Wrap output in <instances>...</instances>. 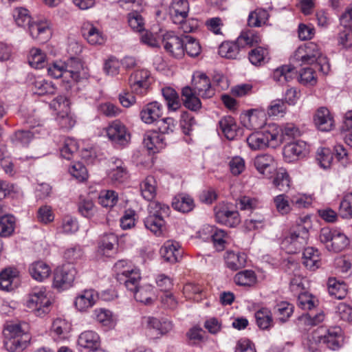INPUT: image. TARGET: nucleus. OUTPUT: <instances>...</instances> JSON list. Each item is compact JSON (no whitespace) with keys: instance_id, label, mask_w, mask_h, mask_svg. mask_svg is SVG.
I'll return each instance as SVG.
<instances>
[{"instance_id":"e2e57ef3","label":"nucleus","mask_w":352,"mask_h":352,"mask_svg":"<svg viewBox=\"0 0 352 352\" xmlns=\"http://www.w3.org/2000/svg\"><path fill=\"white\" fill-rule=\"evenodd\" d=\"M45 54L40 49L33 48L30 51L28 61L32 67L41 69L45 66Z\"/></svg>"},{"instance_id":"e433bc0d","label":"nucleus","mask_w":352,"mask_h":352,"mask_svg":"<svg viewBox=\"0 0 352 352\" xmlns=\"http://www.w3.org/2000/svg\"><path fill=\"white\" fill-rule=\"evenodd\" d=\"M113 167L109 173V177L113 182L122 183L128 178V170L124 163L120 159L113 161Z\"/></svg>"},{"instance_id":"1a4fd4ad","label":"nucleus","mask_w":352,"mask_h":352,"mask_svg":"<svg viewBox=\"0 0 352 352\" xmlns=\"http://www.w3.org/2000/svg\"><path fill=\"white\" fill-rule=\"evenodd\" d=\"M151 83V74L145 69L135 70L129 78V85L132 91L136 94H146Z\"/></svg>"},{"instance_id":"5701e85b","label":"nucleus","mask_w":352,"mask_h":352,"mask_svg":"<svg viewBox=\"0 0 352 352\" xmlns=\"http://www.w3.org/2000/svg\"><path fill=\"white\" fill-rule=\"evenodd\" d=\"M183 250L177 241H167L160 249V254L164 260L170 263H175L182 258Z\"/></svg>"},{"instance_id":"dca6fc26","label":"nucleus","mask_w":352,"mask_h":352,"mask_svg":"<svg viewBox=\"0 0 352 352\" xmlns=\"http://www.w3.org/2000/svg\"><path fill=\"white\" fill-rule=\"evenodd\" d=\"M241 123L250 129H259L266 124L267 118L264 110L250 109L240 116Z\"/></svg>"},{"instance_id":"0e129e2a","label":"nucleus","mask_w":352,"mask_h":352,"mask_svg":"<svg viewBox=\"0 0 352 352\" xmlns=\"http://www.w3.org/2000/svg\"><path fill=\"white\" fill-rule=\"evenodd\" d=\"M274 311L279 316L281 322H285L292 316L294 306L287 302L283 301L274 307Z\"/></svg>"},{"instance_id":"423d86ee","label":"nucleus","mask_w":352,"mask_h":352,"mask_svg":"<svg viewBox=\"0 0 352 352\" xmlns=\"http://www.w3.org/2000/svg\"><path fill=\"white\" fill-rule=\"evenodd\" d=\"M127 261H118L114 265V270L116 272V278L120 283H123L126 289L132 292L135 290L141 280L140 270L127 266Z\"/></svg>"},{"instance_id":"72a5a7b5","label":"nucleus","mask_w":352,"mask_h":352,"mask_svg":"<svg viewBox=\"0 0 352 352\" xmlns=\"http://www.w3.org/2000/svg\"><path fill=\"white\" fill-rule=\"evenodd\" d=\"M219 126L222 134L229 140H234L237 135L239 126L232 116H224L221 118Z\"/></svg>"},{"instance_id":"774afa93","label":"nucleus","mask_w":352,"mask_h":352,"mask_svg":"<svg viewBox=\"0 0 352 352\" xmlns=\"http://www.w3.org/2000/svg\"><path fill=\"white\" fill-rule=\"evenodd\" d=\"M118 201V195L113 190H102L98 197L99 204L105 208L114 206Z\"/></svg>"},{"instance_id":"9d476101","label":"nucleus","mask_w":352,"mask_h":352,"mask_svg":"<svg viewBox=\"0 0 352 352\" xmlns=\"http://www.w3.org/2000/svg\"><path fill=\"white\" fill-rule=\"evenodd\" d=\"M184 36H179L173 32H167L163 35L162 45L164 50L176 58L184 56Z\"/></svg>"},{"instance_id":"4468645a","label":"nucleus","mask_w":352,"mask_h":352,"mask_svg":"<svg viewBox=\"0 0 352 352\" xmlns=\"http://www.w3.org/2000/svg\"><path fill=\"white\" fill-rule=\"evenodd\" d=\"M65 79L70 78L74 82H79L89 77L88 68L76 58H71L65 61Z\"/></svg>"},{"instance_id":"6e6552de","label":"nucleus","mask_w":352,"mask_h":352,"mask_svg":"<svg viewBox=\"0 0 352 352\" xmlns=\"http://www.w3.org/2000/svg\"><path fill=\"white\" fill-rule=\"evenodd\" d=\"M76 270L70 264H64L56 267L54 272L52 285L58 289H66L72 285L75 279Z\"/></svg>"},{"instance_id":"8fccbe9b","label":"nucleus","mask_w":352,"mask_h":352,"mask_svg":"<svg viewBox=\"0 0 352 352\" xmlns=\"http://www.w3.org/2000/svg\"><path fill=\"white\" fill-rule=\"evenodd\" d=\"M212 241L215 249L219 251H223L226 245L229 243L230 236L222 229L215 228L212 230Z\"/></svg>"},{"instance_id":"13d9d810","label":"nucleus","mask_w":352,"mask_h":352,"mask_svg":"<svg viewBox=\"0 0 352 352\" xmlns=\"http://www.w3.org/2000/svg\"><path fill=\"white\" fill-rule=\"evenodd\" d=\"M13 17L16 25L22 28H28L33 19L29 11L24 8H16L13 11Z\"/></svg>"},{"instance_id":"4c0bfd02","label":"nucleus","mask_w":352,"mask_h":352,"mask_svg":"<svg viewBox=\"0 0 352 352\" xmlns=\"http://www.w3.org/2000/svg\"><path fill=\"white\" fill-rule=\"evenodd\" d=\"M18 272L12 267H8L0 272V289L3 291H12L16 287L14 281L17 278Z\"/></svg>"},{"instance_id":"0eeeda50","label":"nucleus","mask_w":352,"mask_h":352,"mask_svg":"<svg viewBox=\"0 0 352 352\" xmlns=\"http://www.w3.org/2000/svg\"><path fill=\"white\" fill-rule=\"evenodd\" d=\"M319 240L329 251L333 252H341L349 245V239L344 233L329 228L320 230Z\"/></svg>"},{"instance_id":"bf43d9fd","label":"nucleus","mask_w":352,"mask_h":352,"mask_svg":"<svg viewBox=\"0 0 352 352\" xmlns=\"http://www.w3.org/2000/svg\"><path fill=\"white\" fill-rule=\"evenodd\" d=\"M268 51L262 47H256L248 53L250 63L254 65H261L266 62Z\"/></svg>"},{"instance_id":"69168bd1","label":"nucleus","mask_w":352,"mask_h":352,"mask_svg":"<svg viewBox=\"0 0 352 352\" xmlns=\"http://www.w3.org/2000/svg\"><path fill=\"white\" fill-rule=\"evenodd\" d=\"M78 149V146L75 140L72 138H66L64 141L63 147L60 148V155L63 158L70 160L73 158Z\"/></svg>"},{"instance_id":"ea45409f","label":"nucleus","mask_w":352,"mask_h":352,"mask_svg":"<svg viewBox=\"0 0 352 352\" xmlns=\"http://www.w3.org/2000/svg\"><path fill=\"white\" fill-rule=\"evenodd\" d=\"M140 190L143 198L153 201L157 194V181L152 175L147 176L140 184Z\"/></svg>"},{"instance_id":"393cba45","label":"nucleus","mask_w":352,"mask_h":352,"mask_svg":"<svg viewBox=\"0 0 352 352\" xmlns=\"http://www.w3.org/2000/svg\"><path fill=\"white\" fill-rule=\"evenodd\" d=\"M118 243L117 236L113 233L105 234L100 238L98 252L107 257L113 256L116 253L115 245Z\"/></svg>"},{"instance_id":"7ed1b4c3","label":"nucleus","mask_w":352,"mask_h":352,"mask_svg":"<svg viewBox=\"0 0 352 352\" xmlns=\"http://www.w3.org/2000/svg\"><path fill=\"white\" fill-rule=\"evenodd\" d=\"M52 305L49 292L44 286L34 287L28 294L25 306L36 316H46L51 311Z\"/></svg>"},{"instance_id":"ddd939ff","label":"nucleus","mask_w":352,"mask_h":352,"mask_svg":"<svg viewBox=\"0 0 352 352\" xmlns=\"http://www.w3.org/2000/svg\"><path fill=\"white\" fill-rule=\"evenodd\" d=\"M192 90L202 98H211L215 94L211 86L210 80L204 72L197 71L192 76Z\"/></svg>"},{"instance_id":"5fc2aeb1","label":"nucleus","mask_w":352,"mask_h":352,"mask_svg":"<svg viewBox=\"0 0 352 352\" xmlns=\"http://www.w3.org/2000/svg\"><path fill=\"white\" fill-rule=\"evenodd\" d=\"M256 280L255 273L252 270H245L238 272L234 277V283L240 286L250 287Z\"/></svg>"},{"instance_id":"338daca9","label":"nucleus","mask_w":352,"mask_h":352,"mask_svg":"<svg viewBox=\"0 0 352 352\" xmlns=\"http://www.w3.org/2000/svg\"><path fill=\"white\" fill-rule=\"evenodd\" d=\"M78 210L80 214L86 218H91L96 212V207L90 199H80L78 203Z\"/></svg>"},{"instance_id":"cd10ccee","label":"nucleus","mask_w":352,"mask_h":352,"mask_svg":"<svg viewBox=\"0 0 352 352\" xmlns=\"http://www.w3.org/2000/svg\"><path fill=\"white\" fill-rule=\"evenodd\" d=\"M28 270L32 278L38 282H42L47 278L52 272L50 265L41 260L31 263Z\"/></svg>"},{"instance_id":"bb28decb","label":"nucleus","mask_w":352,"mask_h":352,"mask_svg":"<svg viewBox=\"0 0 352 352\" xmlns=\"http://www.w3.org/2000/svg\"><path fill=\"white\" fill-rule=\"evenodd\" d=\"M254 165L259 173L270 177L275 168V160L271 155H259L254 158Z\"/></svg>"},{"instance_id":"f257e3e1","label":"nucleus","mask_w":352,"mask_h":352,"mask_svg":"<svg viewBox=\"0 0 352 352\" xmlns=\"http://www.w3.org/2000/svg\"><path fill=\"white\" fill-rule=\"evenodd\" d=\"M309 220L308 217L300 219V223L289 229L281 241L282 249L289 254H295L305 248L308 242L309 232L304 223H307Z\"/></svg>"},{"instance_id":"37998d69","label":"nucleus","mask_w":352,"mask_h":352,"mask_svg":"<svg viewBox=\"0 0 352 352\" xmlns=\"http://www.w3.org/2000/svg\"><path fill=\"white\" fill-rule=\"evenodd\" d=\"M241 50V46L238 44L237 39L234 42L225 41L220 45L219 54L221 56L226 58L236 59L238 58Z\"/></svg>"},{"instance_id":"f3484780","label":"nucleus","mask_w":352,"mask_h":352,"mask_svg":"<svg viewBox=\"0 0 352 352\" xmlns=\"http://www.w3.org/2000/svg\"><path fill=\"white\" fill-rule=\"evenodd\" d=\"M308 153L307 144L304 141H296L287 144L283 150L285 162L291 163L303 158Z\"/></svg>"},{"instance_id":"a19ab883","label":"nucleus","mask_w":352,"mask_h":352,"mask_svg":"<svg viewBox=\"0 0 352 352\" xmlns=\"http://www.w3.org/2000/svg\"><path fill=\"white\" fill-rule=\"evenodd\" d=\"M256 322L259 329L268 330L274 326V320L271 311L265 307H262L254 314Z\"/></svg>"},{"instance_id":"6ab92c4d","label":"nucleus","mask_w":352,"mask_h":352,"mask_svg":"<svg viewBox=\"0 0 352 352\" xmlns=\"http://www.w3.org/2000/svg\"><path fill=\"white\" fill-rule=\"evenodd\" d=\"M98 300V294L96 291L92 289H85L75 298L74 305L78 311L84 312L92 307Z\"/></svg>"},{"instance_id":"7c9ffc66","label":"nucleus","mask_w":352,"mask_h":352,"mask_svg":"<svg viewBox=\"0 0 352 352\" xmlns=\"http://www.w3.org/2000/svg\"><path fill=\"white\" fill-rule=\"evenodd\" d=\"M195 206L192 197L185 193L177 194L173 197L172 201V207L175 210L183 213L192 211Z\"/></svg>"},{"instance_id":"c756f323","label":"nucleus","mask_w":352,"mask_h":352,"mask_svg":"<svg viewBox=\"0 0 352 352\" xmlns=\"http://www.w3.org/2000/svg\"><path fill=\"white\" fill-rule=\"evenodd\" d=\"M302 264L311 271L318 269L322 264L319 251L312 247L305 248L302 254Z\"/></svg>"},{"instance_id":"aec40b11","label":"nucleus","mask_w":352,"mask_h":352,"mask_svg":"<svg viewBox=\"0 0 352 352\" xmlns=\"http://www.w3.org/2000/svg\"><path fill=\"white\" fill-rule=\"evenodd\" d=\"M163 113L162 105L157 101L151 102L143 107L140 111L142 120L146 124H152L157 122Z\"/></svg>"},{"instance_id":"2f4dec72","label":"nucleus","mask_w":352,"mask_h":352,"mask_svg":"<svg viewBox=\"0 0 352 352\" xmlns=\"http://www.w3.org/2000/svg\"><path fill=\"white\" fill-rule=\"evenodd\" d=\"M183 104L186 108L192 111H198L201 108V102L192 87H184L182 90Z\"/></svg>"},{"instance_id":"de8ad7c7","label":"nucleus","mask_w":352,"mask_h":352,"mask_svg":"<svg viewBox=\"0 0 352 352\" xmlns=\"http://www.w3.org/2000/svg\"><path fill=\"white\" fill-rule=\"evenodd\" d=\"M323 331L324 329L320 327L308 336L304 344L309 351L318 352L319 351L320 345L322 343V331Z\"/></svg>"},{"instance_id":"603ef678","label":"nucleus","mask_w":352,"mask_h":352,"mask_svg":"<svg viewBox=\"0 0 352 352\" xmlns=\"http://www.w3.org/2000/svg\"><path fill=\"white\" fill-rule=\"evenodd\" d=\"M16 219L13 215L6 214L0 217V236H11L15 228Z\"/></svg>"},{"instance_id":"49530a36","label":"nucleus","mask_w":352,"mask_h":352,"mask_svg":"<svg viewBox=\"0 0 352 352\" xmlns=\"http://www.w3.org/2000/svg\"><path fill=\"white\" fill-rule=\"evenodd\" d=\"M162 96L166 102V105L169 111H176L181 107V102L177 91L170 87H166L162 89Z\"/></svg>"},{"instance_id":"79ce46f5","label":"nucleus","mask_w":352,"mask_h":352,"mask_svg":"<svg viewBox=\"0 0 352 352\" xmlns=\"http://www.w3.org/2000/svg\"><path fill=\"white\" fill-rule=\"evenodd\" d=\"M270 17L268 12L263 8H256L250 12L248 25L250 28H259L266 24Z\"/></svg>"},{"instance_id":"6e6d98bb","label":"nucleus","mask_w":352,"mask_h":352,"mask_svg":"<svg viewBox=\"0 0 352 352\" xmlns=\"http://www.w3.org/2000/svg\"><path fill=\"white\" fill-rule=\"evenodd\" d=\"M135 299L144 305L152 302L153 289L151 285L139 286L132 292Z\"/></svg>"},{"instance_id":"a211bd4d","label":"nucleus","mask_w":352,"mask_h":352,"mask_svg":"<svg viewBox=\"0 0 352 352\" xmlns=\"http://www.w3.org/2000/svg\"><path fill=\"white\" fill-rule=\"evenodd\" d=\"M28 81L29 85L34 94L44 96L53 95L56 93V87L50 80H47L42 76L29 75Z\"/></svg>"},{"instance_id":"864d4df0","label":"nucleus","mask_w":352,"mask_h":352,"mask_svg":"<svg viewBox=\"0 0 352 352\" xmlns=\"http://www.w3.org/2000/svg\"><path fill=\"white\" fill-rule=\"evenodd\" d=\"M144 223L146 229L155 235L160 236L162 233L165 220L163 218L147 215L144 220Z\"/></svg>"},{"instance_id":"58836bf2","label":"nucleus","mask_w":352,"mask_h":352,"mask_svg":"<svg viewBox=\"0 0 352 352\" xmlns=\"http://www.w3.org/2000/svg\"><path fill=\"white\" fill-rule=\"evenodd\" d=\"M225 262L228 268L236 271L245 266L246 256L243 253L228 251L225 256Z\"/></svg>"},{"instance_id":"c03bdc74","label":"nucleus","mask_w":352,"mask_h":352,"mask_svg":"<svg viewBox=\"0 0 352 352\" xmlns=\"http://www.w3.org/2000/svg\"><path fill=\"white\" fill-rule=\"evenodd\" d=\"M238 44L243 50L246 46L252 47L261 41L260 34L253 30L242 31L237 38Z\"/></svg>"},{"instance_id":"2eb2a0df","label":"nucleus","mask_w":352,"mask_h":352,"mask_svg":"<svg viewBox=\"0 0 352 352\" xmlns=\"http://www.w3.org/2000/svg\"><path fill=\"white\" fill-rule=\"evenodd\" d=\"M28 30L32 38L41 43L47 41L52 35L50 23L45 19L33 20Z\"/></svg>"},{"instance_id":"412c9836","label":"nucleus","mask_w":352,"mask_h":352,"mask_svg":"<svg viewBox=\"0 0 352 352\" xmlns=\"http://www.w3.org/2000/svg\"><path fill=\"white\" fill-rule=\"evenodd\" d=\"M322 344L331 350L340 348L343 341L342 330L338 327H331L322 331Z\"/></svg>"},{"instance_id":"c85d7f7f","label":"nucleus","mask_w":352,"mask_h":352,"mask_svg":"<svg viewBox=\"0 0 352 352\" xmlns=\"http://www.w3.org/2000/svg\"><path fill=\"white\" fill-rule=\"evenodd\" d=\"M272 131L278 135V138L274 140L276 142L289 140L300 135L298 128L292 123H287L279 127L272 126Z\"/></svg>"},{"instance_id":"39448f33","label":"nucleus","mask_w":352,"mask_h":352,"mask_svg":"<svg viewBox=\"0 0 352 352\" xmlns=\"http://www.w3.org/2000/svg\"><path fill=\"white\" fill-rule=\"evenodd\" d=\"M104 131L108 140L115 148H122L130 142L131 133L120 120L110 122Z\"/></svg>"},{"instance_id":"a18cd8bd","label":"nucleus","mask_w":352,"mask_h":352,"mask_svg":"<svg viewBox=\"0 0 352 352\" xmlns=\"http://www.w3.org/2000/svg\"><path fill=\"white\" fill-rule=\"evenodd\" d=\"M328 291L331 296L336 299H343L347 294V285L344 282H340L335 278H329L328 280Z\"/></svg>"},{"instance_id":"f03ea898","label":"nucleus","mask_w":352,"mask_h":352,"mask_svg":"<svg viewBox=\"0 0 352 352\" xmlns=\"http://www.w3.org/2000/svg\"><path fill=\"white\" fill-rule=\"evenodd\" d=\"M176 122L172 118L161 119L157 122V131H153L144 136L143 144L148 151L153 153L160 152L166 145V135H168L175 132Z\"/></svg>"},{"instance_id":"c9c22d12","label":"nucleus","mask_w":352,"mask_h":352,"mask_svg":"<svg viewBox=\"0 0 352 352\" xmlns=\"http://www.w3.org/2000/svg\"><path fill=\"white\" fill-rule=\"evenodd\" d=\"M144 320L146 327L155 330L157 335H164L173 328L172 322L166 319L159 320L154 317H145Z\"/></svg>"},{"instance_id":"4d7b16f0","label":"nucleus","mask_w":352,"mask_h":352,"mask_svg":"<svg viewBox=\"0 0 352 352\" xmlns=\"http://www.w3.org/2000/svg\"><path fill=\"white\" fill-rule=\"evenodd\" d=\"M94 317L99 323L107 328H112L115 324L112 313L108 309L104 308L96 309L94 310Z\"/></svg>"},{"instance_id":"09e8293b","label":"nucleus","mask_w":352,"mask_h":352,"mask_svg":"<svg viewBox=\"0 0 352 352\" xmlns=\"http://www.w3.org/2000/svg\"><path fill=\"white\" fill-rule=\"evenodd\" d=\"M170 212L169 206L158 201H151L148 206V215L164 218L168 217Z\"/></svg>"},{"instance_id":"473e14b6","label":"nucleus","mask_w":352,"mask_h":352,"mask_svg":"<svg viewBox=\"0 0 352 352\" xmlns=\"http://www.w3.org/2000/svg\"><path fill=\"white\" fill-rule=\"evenodd\" d=\"M298 71L292 65H285L276 68L273 72V79L280 84L289 82L297 76Z\"/></svg>"},{"instance_id":"a878e982","label":"nucleus","mask_w":352,"mask_h":352,"mask_svg":"<svg viewBox=\"0 0 352 352\" xmlns=\"http://www.w3.org/2000/svg\"><path fill=\"white\" fill-rule=\"evenodd\" d=\"M190 7L188 0H173L170 14L173 23H181L188 15Z\"/></svg>"},{"instance_id":"3c124183","label":"nucleus","mask_w":352,"mask_h":352,"mask_svg":"<svg viewBox=\"0 0 352 352\" xmlns=\"http://www.w3.org/2000/svg\"><path fill=\"white\" fill-rule=\"evenodd\" d=\"M30 336H23L14 339H8L4 342L6 349L10 352H21L29 344Z\"/></svg>"},{"instance_id":"9b49d317","label":"nucleus","mask_w":352,"mask_h":352,"mask_svg":"<svg viewBox=\"0 0 352 352\" xmlns=\"http://www.w3.org/2000/svg\"><path fill=\"white\" fill-rule=\"evenodd\" d=\"M217 222L228 227L234 228L241 222L239 212L224 204H219L214 208Z\"/></svg>"},{"instance_id":"b1692460","label":"nucleus","mask_w":352,"mask_h":352,"mask_svg":"<svg viewBox=\"0 0 352 352\" xmlns=\"http://www.w3.org/2000/svg\"><path fill=\"white\" fill-rule=\"evenodd\" d=\"M78 344L88 351L96 352L100 346V336L94 331H84L78 337Z\"/></svg>"},{"instance_id":"f704fd0d","label":"nucleus","mask_w":352,"mask_h":352,"mask_svg":"<svg viewBox=\"0 0 352 352\" xmlns=\"http://www.w3.org/2000/svg\"><path fill=\"white\" fill-rule=\"evenodd\" d=\"M82 34L83 37L91 45H101L104 42L102 33L91 23H84L82 28Z\"/></svg>"},{"instance_id":"4be33fe9","label":"nucleus","mask_w":352,"mask_h":352,"mask_svg":"<svg viewBox=\"0 0 352 352\" xmlns=\"http://www.w3.org/2000/svg\"><path fill=\"white\" fill-rule=\"evenodd\" d=\"M316 126L322 131H329L334 127V120L329 110L326 107H320L314 116Z\"/></svg>"},{"instance_id":"052dcab7","label":"nucleus","mask_w":352,"mask_h":352,"mask_svg":"<svg viewBox=\"0 0 352 352\" xmlns=\"http://www.w3.org/2000/svg\"><path fill=\"white\" fill-rule=\"evenodd\" d=\"M273 184L280 191H287L290 187V178L287 172L279 169L273 180Z\"/></svg>"},{"instance_id":"680f3d73","label":"nucleus","mask_w":352,"mask_h":352,"mask_svg":"<svg viewBox=\"0 0 352 352\" xmlns=\"http://www.w3.org/2000/svg\"><path fill=\"white\" fill-rule=\"evenodd\" d=\"M129 25L136 32L144 30V19L138 10H133L127 14Z\"/></svg>"},{"instance_id":"20e7f679","label":"nucleus","mask_w":352,"mask_h":352,"mask_svg":"<svg viewBox=\"0 0 352 352\" xmlns=\"http://www.w3.org/2000/svg\"><path fill=\"white\" fill-rule=\"evenodd\" d=\"M293 59L295 61L301 62L300 65H310L315 62H318L320 65L322 63L323 65L320 66V69L324 73H327L329 69L327 58L322 56L320 47L314 42L307 43L298 47L294 52Z\"/></svg>"},{"instance_id":"f8f14e48","label":"nucleus","mask_w":352,"mask_h":352,"mask_svg":"<svg viewBox=\"0 0 352 352\" xmlns=\"http://www.w3.org/2000/svg\"><path fill=\"white\" fill-rule=\"evenodd\" d=\"M278 135L274 131L265 130L251 133L247 138V143L249 147L254 151L263 149L267 146H274L272 143L278 138Z\"/></svg>"}]
</instances>
